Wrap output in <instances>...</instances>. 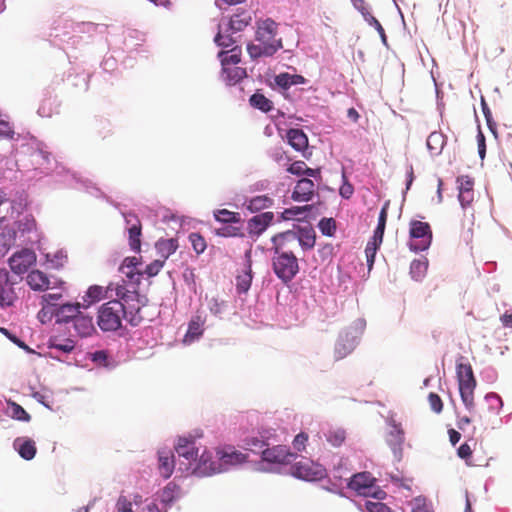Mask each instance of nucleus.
<instances>
[{
    "mask_svg": "<svg viewBox=\"0 0 512 512\" xmlns=\"http://www.w3.org/2000/svg\"><path fill=\"white\" fill-rule=\"evenodd\" d=\"M272 242V267L276 276L284 283L290 282L299 272V263L291 244H295L294 239L281 241L275 235Z\"/></svg>",
    "mask_w": 512,
    "mask_h": 512,
    "instance_id": "obj_1",
    "label": "nucleus"
},
{
    "mask_svg": "<svg viewBox=\"0 0 512 512\" xmlns=\"http://www.w3.org/2000/svg\"><path fill=\"white\" fill-rule=\"evenodd\" d=\"M125 315L124 304L119 300H110L100 306L97 324L104 332L117 331L121 328L122 319Z\"/></svg>",
    "mask_w": 512,
    "mask_h": 512,
    "instance_id": "obj_2",
    "label": "nucleus"
},
{
    "mask_svg": "<svg viewBox=\"0 0 512 512\" xmlns=\"http://www.w3.org/2000/svg\"><path fill=\"white\" fill-rule=\"evenodd\" d=\"M456 375L462 402L469 411H472L475 407L474 390L476 387L472 366L469 363H458Z\"/></svg>",
    "mask_w": 512,
    "mask_h": 512,
    "instance_id": "obj_3",
    "label": "nucleus"
},
{
    "mask_svg": "<svg viewBox=\"0 0 512 512\" xmlns=\"http://www.w3.org/2000/svg\"><path fill=\"white\" fill-rule=\"evenodd\" d=\"M409 234L413 242L410 249L413 251H424L429 248L432 242V230L427 222L412 220L410 222Z\"/></svg>",
    "mask_w": 512,
    "mask_h": 512,
    "instance_id": "obj_4",
    "label": "nucleus"
},
{
    "mask_svg": "<svg viewBox=\"0 0 512 512\" xmlns=\"http://www.w3.org/2000/svg\"><path fill=\"white\" fill-rule=\"evenodd\" d=\"M291 474L305 481H319L327 476L326 469L319 463L304 459L291 466Z\"/></svg>",
    "mask_w": 512,
    "mask_h": 512,
    "instance_id": "obj_5",
    "label": "nucleus"
},
{
    "mask_svg": "<svg viewBox=\"0 0 512 512\" xmlns=\"http://www.w3.org/2000/svg\"><path fill=\"white\" fill-rule=\"evenodd\" d=\"M278 24L271 18L257 22L255 39L265 47L274 46L275 53L283 47L282 40L277 39Z\"/></svg>",
    "mask_w": 512,
    "mask_h": 512,
    "instance_id": "obj_6",
    "label": "nucleus"
},
{
    "mask_svg": "<svg viewBox=\"0 0 512 512\" xmlns=\"http://www.w3.org/2000/svg\"><path fill=\"white\" fill-rule=\"evenodd\" d=\"M281 241L285 242L287 239H294L295 244H291V248L295 250L301 247L303 250H310L315 246L316 236L313 229H301L299 232L285 231L275 235Z\"/></svg>",
    "mask_w": 512,
    "mask_h": 512,
    "instance_id": "obj_7",
    "label": "nucleus"
},
{
    "mask_svg": "<svg viewBox=\"0 0 512 512\" xmlns=\"http://www.w3.org/2000/svg\"><path fill=\"white\" fill-rule=\"evenodd\" d=\"M216 456L219 460L221 472L247 461V454L237 450L234 446L225 445L217 448Z\"/></svg>",
    "mask_w": 512,
    "mask_h": 512,
    "instance_id": "obj_8",
    "label": "nucleus"
},
{
    "mask_svg": "<svg viewBox=\"0 0 512 512\" xmlns=\"http://www.w3.org/2000/svg\"><path fill=\"white\" fill-rule=\"evenodd\" d=\"M36 260V253L32 249L23 248L12 254L8 260V263L12 272L17 275H22L36 263Z\"/></svg>",
    "mask_w": 512,
    "mask_h": 512,
    "instance_id": "obj_9",
    "label": "nucleus"
},
{
    "mask_svg": "<svg viewBox=\"0 0 512 512\" xmlns=\"http://www.w3.org/2000/svg\"><path fill=\"white\" fill-rule=\"evenodd\" d=\"M14 282L10 279L9 271L6 268L0 269V307L7 308L14 305L17 294L14 290Z\"/></svg>",
    "mask_w": 512,
    "mask_h": 512,
    "instance_id": "obj_10",
    "label": "nucleus"
},
{
    "mask_svg": "<svg viewBox=\"0 0 512 512\" xmlns=\"http://www.w3.org/2000/svg\"><path fill=\"white\" fill-rule=\"evenodd\" d=\"M138 265L137 257H126L123 260L119 270L125 277V283L135 287L139 286L143 273L137 268Z\"/></svg>",
    "mask_w": 512,
    "mask_h": 512,
    "instance_id": "obj_11",
    "label": "nucleus"
},
{
    "mask_svg": "<svg viewBox=\"0 0 512 512\" xmlns=\"http://www.w3.org/2000/svg\"><path fill=\"white\" fill-rule=\"evenodd\" d=\"M295 458L296 455L282 445L266 448L262 451V459L269 463L289 464Z\"/></svg>",
    "mask_w": 512,
    "mask_h": 512,
    "instance_id": "obj_12",
    "label": "nucleus"
},
{
    "mask_svg": "<svg viewBox=\"0 0 512 512\" xmlns=\"http://www.w3.org/2000/svg\"><path fill=\"white\" fill-rule=\"evenodd\" d=\"M273 212H263L250 218L247 223V230L250 236H260L272 223Z\"/></svg>",
    "mask_w": 512,
    "mask_h": 512,
    "instance_id": "obj_13",
    "label": "nucleus"
},
{
    "mask_svg": "<svg viewBox=\"0 0 512 512\" xmlns=\"http://www.w3.org/2000/svg\"><path fill=\"white\" fill-rule=\"evenodd\" d=\"M314 192V182L309 178H302L297 182L291 198L297 202H308L313 198Z\"/></svg>",
    "mask_w": 512,
    "mask_h": 512,
    "instance_id": "obj_14",
    "label": "nucleus"
},
{
    "mask_svg": "<svg viewBox=\"0 0 512 512\" xmlns=\"http://www.w3.org/2000/svg\"><path fill=\"white\" fill-rule=\"evenodd\" d=\"M195 473L200 476H209L215 473L221 472V467L219 466V460L214 461L212 459L211 453L207 451H203L201 454L198 464L194 469Z\"/></svg>",
    "mask_w": 512,
    "mask_h": 512,
    "instance_id": "obj_15",
    "label": "nucleus"
},
{
    "mask_svg": "<svg viewBox=\"0 0 512 512\" xmlns=\"http://www.w3.org/2000/svg\"><path fill=\"white\" fill-rule=\"evenodd\" d=\"M374 482L375 478L369 472H361L351 478L348 487L359 494L367 495Z\"/></svg>",
    "mask_w": 512,
    "mask_h": 512,
    "instance_id": "obj_16",
    "label": "nucleus"
},
{
    "mask_svg": "<svg viewBox=\"0 0 512 512\" xmlns=\"http://www.w3.org/2000/svg\"><path fill=\"white\" fill-rule=\"evenodd\" d=\"M126 222L129 225V245L132 250L139 252L141 248V222L137 216L129 214L126 216Z\"/></svg>",
    "mask_w": 512,
    "mask_h": 512,
    "instance_id": "obj_17",
    "label": "nucleus"
},
{
    "mask_svg": "<svg viewBox=\"0 0 512 512\" xmlns=\"http://www.w3.org/2000/svg\"><path fill=\"white\" fill-rule=\"evenodd\" d=\"M251 252L248 251L245 254L246 263L244 264V268L236 277V288L238 293H246L252 283V268H251Z\"/></svg>",
    "mask_w": 512,
    "mask_h": 512,
    "instance_id": "obj_18",
    "label": "nucleus"
},
{
    "mask_svg": "<svg viewBox=\"0 0 512 512\" xmlns=\"http://www.w3.org/2000/svg\"><path fill=\"white\" fill-rule=\"evenodd\" d=\"M27 284L34 291H45L50 287V279L40 270H32L27 275Z\"/></svg>",
    "mask_w": 512,
    "mask_h": 512,
    "instance_id": "obj_19",
    "label": "nucleus"
},
{
    "mask_svg": "<svg viewBox=\"0 0 512 512\" xmlns=\"http://www.w3.org/2000/svg\"><path fill=\"white\" fill-rule=\"evenodd\" d=\"M159 465L158 470L160 475L167 479L169 478L175 467L174 455L171 451L162 450L158 452Z\"/></svg>",
    "mask_w": 512,
    "mask_h": 512,
    "instance_id": "obj_20",
    "label": "nucleus"
},
{
    "mask_svg": "<svg viewBox=\"0 0 512 512\" xmlns=\"http://www.w3.org/2000/svg\"><path fill=\"white\" fill-rule=\"evenodd\" d=\"M176 452L180 457H184L189 461H195L198 456V449L195 447L193 440L186 437H181L175 447Z\"/></svg>",
    "mask_w": 512,
    "mask_h": 512,
    "instance_id": "obj_21",
    "label": "nucleus"
},
{
    "mask_svg": "<svg viewBox=\"0 0 512 512\" xmlns=\"http://www.w3.org/2000/svg\"><path fill=\"white\" fill-rule=\"evenodd\" d=\"M13 446L18 451L19 455L25 460H31L36 455L37 449L35 442L29 438H16Z\"/></svg>",
    "mask_w": 512,
    "mask_h": 512,
    "instance_id": "obj_22",
    "label": "nucleus"
},
{
    "mask_svg": "<svg viewBox=\"0 0 512 512\" xmlns=\"http://www.w3.org/2000/svg\"><path fill=\"white\" fill-rule=\"evenodd\" d=\"M339 340L335 345V359L340 360L347 356L354 348L355 339L353 336H350L348 332L340 334Z\"/></svg>",
    "mask_w": 512,
    "mask_h": 512,
    "instance_id": "obj_23",
    "label": "nucleus"
},
{
    "mask_svg": "<svg viewBox=\"0 0 512 512\" xmlns=\"http://www.w3.org/2000/svg\"><path fill=\"white\" fill-rule=\"evenodd\" d=\"M74 328L81 337L90 336L95 331L93 318L82 312L73 320Z\"/></svg>",
    "mask_w": 512,
    "mask_h": 512,
    "instance_id": "obj_24",
    "label": "nucleus"
},
{
    "mask_svg": "<svg viewBox=\"0 0 512 512\" xmlns=\"http://www.w3.org/2000/svg\"><path fill=\"white\" fill-rule=\"evenodd\" d=\"M274 81L277 86L284 90H287L292 86L305 84L307 82V79L302 75L289 74L287 72H284L276 75Z\"/></svg>",
    "mask_w": 512,
    "mask_h": 512,
    "instance_id": "obj_25",
    "label": "nucleus"
},
{
    "mask_svg": "<svg viewBox=\"0 0 512 512\" xmlns=\"http://www.w3.org/2000/svg\"><path fill=\"white\" fill-rule=\"evenodd\" d=\"M80 311V304H63L61 305L56 312L57 321L67 323L69 321H73L79 314Z\"/></svg>",
    "mask_w": 512,
    "mask_h": 512,
    "instance_id": "obj_26",
    "label": "nucleus"
},
{
    "mask_svg": "<svg viewBox=\"0 0 512 512\" xmlns=\"http://www.w3.org/2000/svg\"><path fill=\"white\" fill-rule=\"evenodd\" d=\"M288 143L297 151H303L308 146V138L300 129H290L287 132Z\"/></svg>",
    "mask_w": 512,
    "mask_h": 512,
    "instance_id": "obj_27",
    "label": "nucleus"
},
{
    "mask_svg": "<svg viewBox=\"0 0 512 512\" xmlns=\"http://www.w3.org/2000/svg\"><path fill=\"white\" fill-rule=\"evenodd\" d=\"M426 144L430 154L437 156L445 146V136L441 132L434 131L428 136Z\"/></svg>",
    "mask_w": 512,
    "mask_h": 512,
    "instance_id": "obj_28",
    "label": "nucleus"
},
{
    "mask_svg": "<svg viewBox=\"0 0 512 512\" xmlns=\"http://www.w3.org/2000/svg\"><path fill=\"white\" fill-rule=\"evenodd\" d=\"M272 205L273 199L267 195H257L246 202V208L252 213L270 208Z\"/></svg>",
    "mask_w": 512,
    "mask_h": 512,
    "instance_id": "obj_29",
    "label": "nucleus"
},
{
    "mask_svg": "<svg viewBox=\"0 0 512 512\" xmlns=\"http://www.w3.org/2000/svg\"><path fill=\"white\" fill-rule=\"evenodd\" d=\"M251 16L247 11H241L232 15L229 21V28L233 32L244 30L249 25Z\"/></svg>",
    "mask_w": 512,
    "mask_h": 512,
    "instance_id": "obj_30",
    "label": "nucleus"
},
{
    "mask_svg": "<svg viewBox=\"0 0 512 512\" xmlns=\"http://www.w3.org/2000/svg\"><path fill=\"white\" fill-rule=\"evenodd\" d=\"M225 81L229 85H234L246 77V70L238 66H222Z\"/></svg>",
    "mask_w": 512,
    "mask_h": 512,
    "instance_id": "obj_31",
    "label": "nucleus"
},
{
    "mask_svg": "<svg viewBox=\"0 0 512 512\" xmlns=\"http://www.w3.org/2000/svg\"><path fill=\"white\" fill-rule=\"evenodd\" d=\"M390 202L386 201L384 205L381 208V211L379 213L378 217V224L376 229L374 230L373 237L375 240H378V242L383 241L384 231L386 227V222L388 218V210H389Z\"/></svg>",
    "mask_w": 512,
    "mask_h": 512,
    "instance_id": "obj_32",
    "label": "nucleus"
},
{
    "mask_svg": "<svg viewBox=\"0 0 512 512\" xmlns=\"http://www.w3.org/2000/svg\"><path fill=\"white\" fill-rule=\"evenodd\" d=\"M218 57L222 66H235L241 61V48L236 46L229 51H221Z\"/></svg>",
    "mask_w": 512,
    "mask_h": 512,
    "instance_id": "obj_33",
    "label": "nucleus"
},
{
    "mask_svg": "<svg viewBox=\"0 0 512 512\" xmlns=\"http://www.w3.org/2000/svg\"><path fill=\"white\" fill-rule=\"evenodd\" d=\"M157 251L164 258L165 261L170 255H172L178 248V241L174 238L160 239L156 243Z\"/></svg>",
    "mask_w": 512,
    "mask_h": 512,
    "instance_id": "obj_34",
    "label": "nucleus"
},
{
    "mask_svg": "<svg viewBox=\"0 0 512 512\" xmlns=\"http://www.w3.org/2000/svg\"><path fill=\"white\" fill-rule=\"evenodd\" d=\"M313 209L312 205H305V206H294L291 208L285 209L280 217L282 220H293V219H301L306 217L304 215L306 212H309Z\"/></svg>",
    "mask_w": 512,
    "mask_h": 512,
    "instance_id": "obj_35",
    "label": "nucleus"
},
{
    "mask_svg": "<svg viewBox=\"0 0 512 512\" xmlns=\"http://www.w3.org/2000/svg\"><path fill=\"white\" fill-rule=\"evenodd\" d=\"M214 217L218 222L225 224L241 223V216L238 212H233L228 209H219L214 212Z\"/></svg>",
    "mask_w": 512,
    "mask_h": 512,
    "instance_id": "obj_36",
    "label": "nucleus"
},
{
    "mask_svg": "<svg viewBox=\"0 0 512 512\" xmlns=\"http://www.w3.org/2000/svg\"><path fill=\"white\" fill-rule=\"evenodd\" d=\"M274 46L265 47L263 44H253L250 43L247 45V52L251 58L256 59L262 56H272L275 54Z\"/></svg>",
    "mask_w": 512,
    "mask_h": 512,
    "instance_id": "obj_37",
    "label": "nucleus"
},
{
    "mask_svg": "<svg viewBox=\"0 0 512 512\" xmlns=\"http://www.w3.org/2000/svg\"><path fill=\"white\" fill-rule=\"evenodd\" d=\"M107 297V290L98 285H93L89 287L86 296L84 298V301L88 303V305L100 301Z\"/></svg>",
    "mask_w": 512,
    "mask_h": 512,
    "instance_id": "obj_38",
    "label": "nucleus"
},
{
    "mask_svg": "<svg viewBox=\"0 0 512 512\" xmlns=\"http://www.w3.org/2000/svg\"><path fill=\"white\" fill-rule=\"evenodd\" d=\"M250 104L263 112H269L272 109V101L260 93H255L250 97Z\"/></svg>",
    "mask_w": 512,
    "mask_h": 512,
    "instance_id": "obj_39",
    "label": "nucleus"
},
{
    "mask_svg": "<svg viewBox=\"0 0 512 512\" xmlns=\"http://www.w3.org/2000/svg\"><path fill=\"white\" fill-rule=\"evenodd\" d=\"M8 411L9 416L15 420L28 422L31 419L25 409L16 402H9Z\"/></svg>",
    "mask_w": 512,
    "mask_h": 512,
    "instance_id": "obj_40",
    "label": "nucleus"
},
{
    "mask_svg": "<svg viewBox=\"0 0 512 512\" xmlns=\"http://www.w3.org/2000/svg\"><path fill=\"white\" fill-rule=\"evenodd\" d=\"M203 321L200 316H195L191 319L188 325V330L186 333V338L195 339L202 335Z\"/></svg>",
    "mask_w": 512,
    "mask_h": 512,
    "instance_id": "obj_41",
    "label": "nucleus"
},
{
    "mask_svg": "<svg viewBox=\"0 0 512 512\" xmlns=\"http://www.w3.org/2000/svg\"><path fill=\"white\" fill-rule=\"evenodd\" d=\"M215 234L220 237H244V232L241 226L228 225L215 230Z\"/></svg>",
    "mask_w": 512,
    "mask_h": 512,
    "instance_id": "obj_42",
    "label": "nucleus"
},
{
    "mask_svg": "<svg viewBox=\"0 0 512 512\" xmlns=\"http://www.w3.org/2000/svg\"><path fill=\"white\" fill-rule=\"evenodd\" d=\"M364 17V19L368 22L369 25L375 27V29L378 31L379 35L383 39V41L386 40V34L384 31V28L380 24V22L369 12L368 6L364 7V10H358Z\"/></svg>",
    "mask_w": 512,
    "mask_h": 512,
    "instance_id": "obj_43",
    "label": "nucleus"
},
{
    "mask_svg": "<svg viewBox=\"0 0 512 512\" xmlns=\"http://www.w3.org/2000/svg\"><path fill=\"white\" fill-rule=\"evenodd\" d=\"M381 243L382 242H378V240H375V238L372 237V240L369 241L366 245L365 255H366V260H367L369 270L372 268V266L374 264L375 256H376L377 250L380 247Z\"/></svg>",
    "mask_w": 512,
    "mask_h": 512,
    "instance_id": "obj_44",
    "label": "nucleus"
},
{
    "mask_svg": "<svg viewBox=\"0 0 512 512\" xmlns=\"http://www.w3.org/2000/svg\"><path fill=\"white\" fill-rule=\"evenodd\" d=\"M428 265L423 260H413L410 265V273L415 280H420L426 273Z\"/></svg>",
    "mask_w": 512,
    "mask_h": 512,
    "instance_id": "obj_45",
    "label": "nucleus"
},
{
    "mask_svg": "<svg viewBox=\"0 0 512 512\" xmlns=\"http://www.w3.org/2000/svg\"><path fill=\"white\" fill-rule=\"evenodd\" d=\"M189 241L193 247V250L197 254H201L206 250L207 243L205 238L200 233H191L189 235Z\"/></svg>",
    "mask_w": 512,
    "mask_h": 512,
    "instance_id": "obj_46",
    "label": "nucleus"
},
{
    "mask_svg": "<svg viewBox=\"0 0 512 512\" xmlns=\"http://www.w3.org/2000/svg\"><path fill=\"white\" fill-rule=\"evenodd\" d=\"M346 438V433L343 429L336 428L329 430L326 434V439L333 446H340Z\"/></svg>",
    "mask_w": 512,
    "mask_h": 512,
    "instance_id": "obj_47",
    "label": "nucleus"
},
{
    "mask_svg": "<svg viewBox=\"0 0 512 512\" xmlns=\"http://www.w3.org/2000/svg\"><path fill=\"white\" fill-rule=\"evenodd\" d=\"M389 437L390 438L388 439V442L394 452H396L397 449L400 450V447L404 442V432L395 426L394 429L390 432Z\"/></svg>",
    "mask_w": 512,
    "mask_h": 512,
    "instance_id": "obj_48",
    "label": "nucleus"
},
{
    "mask_svg": "<svg viewBox=\"0 0 512 512\" xmlns=\"http://www.w3.org/2000/svg\"><path fill=\"white\" fill-rule=\"evenodd\" d=\"M318 226L321 233L325 236H333L336 231V222L333 218H323Z\"/></svg>",
    "mask_w": 512,
    "mask_h": 512,
    "instance_id": "obj_49",
    "label": "nucleus"
},
{
    "mask_svg": "<svg viewBox=\"0 0 512 512\" xmlns=\"http://www.w3.org/2000/svg\"><path fill=\"white\" fill-rule=\"evenodd\" d=\"M133 287V290H128V292L125 294V297H123L120 301L125 305V304H128L130 305L131 302L133 301H136L138 304H140V295L139 293L137 292V288L138 287H135V286H132ZM131 307L133 309H136L137 311H139L140 309V305H131Z\"/></svg>",
    "mask_w": 512,
    "mask_h": 512,
    "instance_id": "obj_50",
    "label": "nucleus"
},
{
    "mask_svg": "<svg viewBox=\"0 0 512 512\" xmlns=\"http://www.w3.org/2000/svg\"><path fill=\"white\" fill-rule=\"evenodd\" d=\"M365 511L366 512H392L390 507L386 504L378 501L367 500L365 502Z\"/></svg>",
    "mask_w": 512,
    "mask_h": 512,
    "instance_id": "obj_51",
    "label": "nucleus"
},
{
    "mask_svg": "<svg viewBox=\"0 0 512 512\" xmlns=\"http://www.w3.org/2000/svg\"><path fill=\"white\" fill-rule=\"evenodd\" d=\"M54 113L53 102L51 98L43 99L42 103L38 108V114L41 117H51Z\"/></svg>",
    "mask_w": 512,
    "mask_h": 512,
    "instance_id": "obj_52",
    "label": "nucleus"
},
{
    "mask_svg": "<svg viewBox=\"0 0 512 512\" xmlns=\"http://www.w3.org/2000/svg\"><path fill=\"white\" fill-rule=\"evenodd\" d=\"M164 263V260H154L153 262L146 266L145 270L142 273L146 274L148 277H154L163 268Z\"/></svg>",
    "mask_w": 512,
    "mask_h": 512,
    "instance_id": "obj_53",
    "label": "nucleus"
},
{
    "mask_svg": "<svg viewBox=\"0 0 512 512\" xmlns=\"http://www.w3.org/2000/svg\"><path fill=\"white\" fill-rule=\"evenodd\" d=\"M307 442L308 434H306L305 432H300L295 436L292 442L293 448L298 452H302L305 450Z\"/></svg>",
    "mask_w": 512,
    "mask_h": 512,
    "instance_id": "obj_54",
    "label": "nucleus"
},
{
    "mask_svg": "<svg viewBox=\"0 0 512 512\" xmlns=\"http://www.w3.org/2000/svg\"><path fill=\"white\" fill-rule=\"evenodd\" d=\"M428 402L435 413H440L443 410V402L438 394L431 392L428 395Z\"/></svg>",
    "mask_w": 512,
    "mask_h": 512,
    "instance_id": "obj_55",
    "label": "nucleus"
},
{
    "mask_svg": "<svg viewBox=\"0 0 512 512\" xmlns=\"http://www.w3.org/2000/svg\"><path fill=\"white\" fill-rule=\"evenodd\" d=\"M343 184L341 185L340 189H339V194L345 198V199H349L351 198V196L353 195L354 193V187L352 186V184H350L346 178L345 175H343Z\"/></svg>",
    "mask_w": 512,
    "mask_h": 512,
    "instance_id": "obj_56",
    "label": "nucleus"
},
{
    "mask_svg": "<svg viewBox=\"0 0 512 512\" xmlns=\"http://www.w3.org/2000/svg\"><path fill=\"white\" fill-rule=\"evenodd\" d=\"M457 182L459 183V192L474 191V182L469 176H461L458 178Z\"/></svg>",
    "mask_w": 512,
    "mask_h": 512,
    "instance_id": "obj_57",
    "label": "nucleus"
},
{
    "mask_svg": "<svg viewBox=\"0 0 512 512\" xmlns=\"http://www.w3.org/2000/svg\"><path fill=\"white\" fill-rule=\"evenodd\" d=\"M306 163L304 161H295L287 169V171L293 175H303L305 172Z\"/></svg>",
    "mask_w": 512,
    "mask_h": 512,
    "instance_id": "obj_58",
    "label": "nucleus"
},
{
    "mask_svg": "<svg viewBox=\"0 0 512 512\" xmlns=\"http://www.w3.org/2000/svg\"><path fill=\"white\" fill-rule=\"evenodd\" d=\"M215 42L222 47H229L234 44L235 40L230 35H223L221 31L215 36Z\"/></svg>",
    "mask_w": 512,
    "mask_h": 512,
    "instance_id": "obj_59",
    "label": "nucleus"
},
{
    "mask_svg": "<svg viewBox=\"0 0 512 512\" xmlns=\"http://www.w3.org/2000/svg\"><path fill=\"white\" fill-rule=\"evenodd\" d=\"M116 507H117L118 511H121V512H133V510H132V502L129 501L127 499V497L123 496V495H121L118 498Z\"/></svg>",
    "mask_w": 512,
    "mask_h": 512,
    "instance_id": "obj_60",
    "label": "nucleus"
},
{
    "mask_svg": "<svg viewBox=\"0 0 512 512\" xmlns=\"http://www.w3.org/2000/svg\"><path fill=\"white\" fill-rule=\"evenodd\" d=\"M458 198L461 206L465 208L474 201V191L459 192Z\"/></svg>",
    "mask_w": 512,
    "mask_h": 512,
    "instance_id": "obj_61",
    "label": "nucleus"
},
{
    "mask_svg": "<svg viewBox=\"0 0 512 512\" xmlns=\"http://www.w3.org/2000/svg\"><path fill=\"white\" fill-rule=\"evenodd\" d=\"M457 455L462 458V459H465L467 460L468 458L471 457L472 455V449L470 447V445L468 443H463L457 450Z\"/></svg>",
    "mask_w": 512,
    "mask_h": 512,
    "instance_id": "obj_62",
    "label": "nucleus"
},
{
    "mask_svg": "<svg viewBox=\"0 0 512 512\" xmlns=\"http://www.w3.org/2000/svg\"><path fill=\"white\" fill-rule=\"evenodd\" d=\"M13 130L7 121L0 119V136L11 138L13 136Z\"/></svg>",
    "mask_w": 512,
    "mask_h": 512,
    "instance_id": "obj_63",
    "label": "nucleus"
},
{
    "mask_svg": "<svg viewBox=\"0 0 512 512\" xmlns=\"http://www.w3.org/2000/svg\"><path fill=\"white\" fill-rule=\"evenodd\" d=\"M478 153L481 159H484L486 153L485 137L481 131L477 135Z\"/></svg>",
    "mask_w": 512,
    "mask_h": 512,
    "instance_id": "obj_64",
    "label": "nucleus"
}]
</instances>
